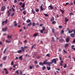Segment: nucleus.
Instances as JSON below:
<instances>
[{
    "instance_id": "1",
    "label": "nucleus",
    "mask_w": 75,
    "mask_h": 75,
    "mask_svg": "<svg viewBox=\"0 0 75 75\" xmlns=\"http://www.w3.org/2000/svg\"><path fill=\"white\" fill-rule=\"evenodd\" d=\"M6 6L5 5H3L1 7V10L2 11H4L5 9H6Z\"/></svg>"
},
{
    "instance_id": "2",
    "label": "nucleus",
    "mask_w": 75,
    "mask_h": 75,
    "mask_svg": "<svg viewBox=\"0 0 75 75\" xmlns=\"http://www.w3.org/2000/svg\"><path fill=\"white\" fill-rule=\"evenodd\" d=\"M28 46H25L24 47H21V49L22 50V51L24 52V51L25 50V49H28Z\"/></svg>"
},
{
    "instance_id": "3",
    "label": "nucleus",
    "mask_w": 75,
    "mask_h": 75,
    "mask_svg": "<svg viewBox=\"0 0 75 75\" xmlns=\"http://www.w3.org/2000/svg\"><path fill=\"white\" fill-rule=\"evenodd\" d=\"M8 20L7 19H6V21H3L2 22V25H4V23H6L7 22Z\"/></svg>"
},
{
    "instance_id": "4",
    "label": "nucleus",
    "mask_w": 75,
    "mask_h": 75,
    "mask_svg": "<svg viewBox=\"0 0 75 75\" xmlns=\"http://www.w3.org/2000/svg\"><path fill=\"white\" fill-rule=\"evenodd\" d=\"M45 30V28L44 26L43 27V29L42 30H40V33H43V31H44Z\"/></svg>"
},
{
    "instance_id": "5",
    "label": "nucleus",
    "mask_w": 75,
    "mask_h": 75,
    "mask_svg": "<svg viewBox=\"0 0 75 75\" xmlns=\"http://www.w3.org/2000/svg\"><path fill=\"white\" fill-rule=\"evenodd\" d=\"M52 63H54L55 64L56 63V59H53V60H52Z\"/></svg>"
},
{
    "instance_id": "6",
    "label": "nucleus",
    "mask_w": 75,
    "mask_h": 75,
    "mask_svg": "<svg viewBox=\"0 0 75 75\" xmlns=\"http://www.w3.org/2000/svg\"><path fill=\"white\" fill-rule=\"evenodd\" d=\"M48 8L50 10H53V7L52 6V5H49L48 7Z\"/></svg>"
},
{
    "instance_id": "7",
    "label": "nucleus",
    "mask_w": 75,
    "mask_h": 75,
    "mask_svg": "<svg viewBox=\"0 0 75 75\" xmlns=\"http://www.w3.org/2000/svg\"><path fill=\"white\" fill-rule=\"evenodd\" d=\"M64 41V40L62 38L61 39H60L59 40V42H63Z\"/></svg>"
},
{
    "instance_id": "8",
    "label": "nucleus",
    "mask_w": 75,
    "mask_h": 75,
    "mask_svg": "<svg viewBox=\"0 0 75 75\" xmlns=\"http://www.w3.org/2000/svg\"><path fill=\"white\" fill-rule=\"evenodd\" d=\"M66 40L67 42H69L70 40V38H67L66 39Z\"/></svg>"
},
{
    "instance_id": "9",
    "label": "nucleus",
    "mask_w": 75,
    "mask_h": 75,
    "mask_svg": "<svg viewBox=\"0 0 75 75\" xmlns=\"http://www.w3.org/2000/svg\"><path fill=\"white\" fill-rule=\"evenodd\" d=\"M47 60H46V61H45L44 62H43V65H44V64H46V65L47 64V63H47L48 62H47Z\"/></svg>"
},
{
    "instance_id": "10",
    "label": "nucleus",
    "mask_w": 75,
    "mask_h": 75,
    "mask_svg": "<svg viewBox=\"0 0 75 75\" xmlns=\"http://www.w3.org/2000/svg\"><path fill=\"white\" fill-rule=\"evenodd\" d=\"M38 34H39V33H35V34H34L33 35V36L34 37H36L38 35Z\"/></svg>"
},
{
    "instance_id": "11",
    "label": "nucleus",
    "mask_w": 75,
    "mask_h": 75,
    "mask_svg": "<svg viewBox=\"0 0 75 75\" xmlns=\"http://www.w3.org/2000/svg\"><path fill=\"white\" fill-rule=\"evenodd\" d=\"M70 36L72 38H74L75 37V35L74 34V33H71L70 34Z\"/></svg>"
},
{
    "instance_id": "12",
    "label": "nucleus",
    "mask_w": 75,
    "mask_h": 75,
    "mask_svg": "<svg viewBox=\"0 0 75 75\" xmlns=\"http://www.w3.org/2000/svg\"><path fill=\"white\" fill-rule=\"evenodd\" d=\"M69 46V44H68L67 43H66V44L65 45L64 47L65 48H66V47H68Z\"/></svg>"
},
{
    "instance_id": "13",
    "label": "nucleus",
    "mask_w": 75,
    "mask_h": 75,
    "mask_svg": "<svg viewBox=\"0 0 75 75\" xmlns=\"http://www.w3.org/2000/svg\"><path fill=\"white\" fill-rule=\"evenodd\" d=\"M14 25L15 26H17V24L16 23V21H14Z\"/></svg>"
},
{
    "instance_id": "14",
    "label": "nucleus",
    "mask_w": 75,
    "mask_h": 75,
    "mask_svg": "<svg viewBox=\"0 0 75 75\" xmlns=\"http://www.w3.org/2000/svg\"><path fill=\"white\" fill-rule=\"evenodd\" d=\"M59 10L60 11H61V12H62V13H64V10H62V9H60Z\"/></svg>"
},
{
    "instance_id": "15",
    "label": "nucleus",
    "mask_w": 75,
    "mask_h": 75,
    "mask_svg": "<svg viewBox=\"0 0 75 75\" xmlns=\"http://www.w3.org/2000/svg\"><path fill=\"white\" fill-rule=\"evenodd\" d=\"M25 7V3H23V4L21 6V7L23 8H24Z\"/></svg>"
},
{
    "instance_id": "16",
    "label": "nucleus",
    "mask_w": 75,
    "mask_h": 75,
    "mask_svg": "<svg viewBox=\"0 0 75 75\" xmlns=\"http://www.w3.org/2000/svg\"><path fill=\"white\" fill-rule=\"evenodd\" d=\"M22 51H23V50H18V53H21Z\"/></svg>"
},
{
    "instance_id": "17",
    "label": "nucleus",
    "mask_w": 75,
    "mask_h": 75,
    "mask_svg": "<svg viewBox=\"0 0 75 75\" xmlns=\"http://www.w3.org/2000/svg\"><path fill=\"white\" fill-rule=\"evenodd\" d=\"M7 59V56H5L3 58V59L4 60H6V59Z\"/></svg>"
},
{
    "instance_id": "18",
    "label": "nucleus",
    "mask_w": 75,
    "mask_h": 75,
    "mask_svg": "<svg viewBox=\"0 0 75 75\" xmlns=\"http://www.w3.org/2000/svg\"><path fill=\"white\" fill-rule=\"evenodd\" d=\"M39 64L40 65L43 66V63H42V62H39Z\"/></svg>"
},
{
    "instance_id": "19",
    "label": "nucleus",
    "mask_w": 75,
    "mask_h": 75,
    "mask_svg": "<svg viewBox=\"0 0 75 75\" xmlns=\"http://www.w3.org/2000/svg\"><path fill=\"white\" fill-rule=\"evenodd\" d=\"M12 38V35H10V36L9 35H7V38H8L9 39L11 38Z\"/></svg>"
},
{
    "instance_id": "20",
    "label": "nucleus",
    "mask_w": 75,
    "mask_h": 75,
    "mask_svg": "<svg viewBox=\"0 0 75 75\" xmlns=\"http://www.w3.org/2000/svg\"><path fill=\"white\" fill-rule=\"evenodd\" d=\"M19 59H20L21 60H22V55H21V56H19Z\"/></svg>"
},
{
    "instance_id": "21",
    "label": "nucleus",
    "mask_w": 75,
    "mask_h": 75,
    "mask_svg": "<svg viewBox=\"0 0 75 75\" xmlns=\"http://www.w3.org/2000/svg\"><path fill=\"white\" fill-rule=\"evenodd\" d=\"M69 20V18H65V21L66 22H67Z\"/></svg>"
},
{
    "instance_id": "22",
    "label": "nucleus",
    "mask_w": 75,
    "mask_h": 75,
    "mask_svg": "<svg viewBox=\"0 0 75 75\" xmlns=\"http://www.w3.org/2000/svg\"><path fill=\"white\" fill-rule=\"evenodd\" d=\"M54 20V17H53L51 19V21H52L53 22V21Z\"/></svg>"
},
{
    "instance_id": "23",
    "label": "nucleus",
    "mask_w": 75,
    "mask_h": 75,
    "mask_svg": "<svg viewBox=\"0 0 75 75\" xmlns=\"http://www.w3.org/2000/svg\"><path fill=\"white\" fill-rule=\"evenodd\" d=\"M7 28H6L4 29H3V28L2 29V30L4 31H6V30H7Z\"/></svg>"
},
{
    "instance_id": "24",
    "label": "nucleus",
    "mask_w": 75,
    "mask_h": 75,
    "mask_svg": "<svg viewBox=\"0 0 75 75\" xmlns=\"http://www.w3.org/2000/svg\"><path fill=\"white\" fill-rule=\"evenodd\" d=\"M8 16H10L11 14L10 12H9V11H8Z\"/></svg>"
},
{
    "instance_id": "25",
    "label": "nucleus",
    "mask_w": 75,
    "mask_h": 75,
    "mask_svg": "<svg viewBox=\"0 0 75 75\" xmlns=\"http://www.w3.org/2000/svg\"><path fill=\"white\" fill-rule=\"evenodd\" d=\"M32 25V23L31 22H30V23L28 24V26H30L31 25Z\"/></svg>"
},
{
    "instance_id": "26",
    "label": "nucleus",
    "mask_w": 75,
    "mask_h": 75,
    "mask_svg": "<svg viewBox=\"0 0 75 75\" xmlns=\"http://www.w3.org/2000/svg\"><path fill=\"white\" fill-rule=\"evenodd\" d=\"M11 42V41H8V40H6V42H7V43H10Z\"/></svg>"
},
{
    "instance_id": "27",
    "label": "nucleus",
    "mask_w": 75,
    "mask_h": 75,
    "mask_svg": "<svg viewBox=\"0 0 75 75\" xmlns=\"http://www.w3.org/2000/svg\"><path fill=\"white\" fill-rule=\"evenodd\" d=\"M30 19H28V20L26 21V22L28 23L30 22Z\"/></svg>"
},
{
    "instance_id": "28",
    "label": "nucleus",
    "mask_w": 75,
    "mask_h": 75,
    "mask_svg": "<svg viewBox=\"0 0 75 75\" xmlns=\"http://www.w3.org/2000/svg\"><path fill=\"white\" fill-rule=\"evenodd\" d=\"M26 11H24L23 12V13L24 15L26 14Z\"/></svg>"
},
{
    "instance_id": "29",
    "label": "nucleus",
    "mask_w": 75,
    "mask_h": 75,
    "mask_svg": "<svg viewBox=\"0 0 75 75\" xmlns=\"http://www.w3.org/2000/svg\"><path fill=\"white\" fill-rule=\"evenodd\" d=\"M6 50H7V49H6H6H5L4 50L3 52V53H4V54L5 53V52H6Z\"/></svg>"
},
{
    "instance_id": "30",
    "label": "nucleus",
    "mask_w": 75,
    "mask_h": 75,
    "mask_svg": "<svg viewBox=\"0 0 75 75\" xmlns=\"http://www.w3.org/2000/svg\"><path fill=\"white\" fill-rule=\"evenodd\" d=\"M32 12L33 13V14H35V11H34V10H33V9H32Z\"/></svg>"
},
{
    "instance_id": "31",
    "label": "nucleus",
    "mask_w": 75,
    "mask_h": 75,
    "mask_svg": "<svg viewBox=\"0 0 75 75\" xmlns=\"http://www.w3.org/2000/svg\"><path fill=\"white\" fill-rule=\"evenodd\" d=\"M44 15L45 16H46V17H48V16H49L48 14H46L45 13H44Z\"/></svg>"
},
{
    "instance_id": "32",
    "label": "nucleus",
    "mask_w": 75,
    "mask_h": 75,
    "mask_svg": "<svg viewBox=\"0 0 75 75\" xmlns=\"http://www.w3.org/2000/svg\"><path fill=\"white\" fill-rule=\"evenodd\" d=\"M11 9L13 11H15V10L14 9V8L12 7L11 8Z\"/></svg>"
},
{
    "instance_id": "33",
    "label": "nucleus",
    "mask_w": 75,
    "mask_h": 75,
    "mask_svg": "<svg viewBox=\"0 0 75 75\" xmlns=\"http://www.w3.org/2000/svg\"><path fill=\"white\" fill-rule=\"evenodd\" d=\"M32 25L33 26H35V23H33L32 24Z\"/></svg>"
},
{
    "instance_id": "34",
    "label": "nucleus",
    "mask_w": 75,
    "mask_h": 75,
    "mask_svg": "<svg viewBox=\"0 0 75 75\" xmlns=\"http://www.w3.org/2000/svg\"><path fill=\"white\" fill-rule=\"evenodd\" d=\"M47 64H48V65H49V67H50L51 66V63H49V62H47Z\"/></svg>"
},
{
    "instance_id": "35",
    "label": "nucleus",
    "mask_w": 75,
    "mask_h": 75,
    "mask_svg": "<svg viewBox=\"0 0 75 75\" xmlns=\"http://www.w3.org/2000/svg\"><path fill=\"white\" fill-rule=\"evenodd\" d=\"M47 70H50L51 69V67H47Z\"/></svg>"
},
{
    "instance_id": "36",
    "label": "nucleus",
    "mask_w": 75,
    "mask_h": 75,
    "mask_svg": "<svg viewBox=\"0 0 75 75\" xmlns=\"http://www.w3.org/2000/svg\"><path fill=\"white\" fill-rule=\"evenodd\" d=\"M67 67V64H65V65L64 66V68H66Z\"/></svg>"
},
{
    "instance_id": "37",
    "label": "nucleus",
    "mask_w": 75,
    "mask_h": 75,
    "mask_svg": "<svg viewBox=\"0 0 75 75\" xmlns=\"http://www.w3.org/2000/svg\"><path fill=\"white\" fill-rule=\"evenodd\" d=\"M73 4V3L71 2V3H69V5H70L71 6H72Z\"/></svg>"
},
{
    "instance_id": "38",
    "label": "nucleus",
    "mask_w": 75,
    "mask_h": 75,
    "mask_svg": "<svg viewBox=\"0 0 75 75\" xmlns=\"http://www.w3.org/2000/svg\"><path fill=\"white\" fill-rule=\"evenodd\" d=\"M52 39H53V40H52V41H53V42H55V40L54 39V38H52Z\"/></svg>"
},
{
    "instance_id": "39",
    "label": "nucleus",
    "mask_w": 75,
    "mask_h": 75,
    "mask_svg": "<svg viewBox=\"0 0 75 75\" xmlns=\"http://www.w3.org/2000/svg\"><path fill=\"white\" fill-rule=\"evenodd\" d=\"M74 45H72L71 46V49H73V50H74Z\"/></svg>"
},
{
    "instance_id": "40",
    "label": "nucleus",
    "mask_w": 75,
    "mask_h": 75,
    "mask_svg": "<svg viewBox=\"0 0 75 75\" xmlns=\"http://www.w3.org/2000/svg\"><path fill=\"white\" fill-rule=\"evenodd\" d=\"M52 23H53V24H55L56 23V21H54L53 20V21H52Z\"/></svg>"
},
{
    "instance_id": "41",
    "label": "nucleus",
    "mask_w": 75,
    "mask_h": 75,
    "mask_svg": "<svg viewBox=\"0 0 75 75\" xmlns=\"http://www.w3.org/2000/svg\"><path fill=\"white\" fill-rule=\"evenodd\" d=\"M45 69H46V67L45 66L43 67V68H42V69L43 70H45Z\"/></svg>"
},
{
    "instance_id": "42",
    "label": "nucleus",
    "mask_w": 75,
    "mask_h": 75,
    "mask_svg": "<svg viewBox=\"0 0 75 75\" xmlns=\"http://www.w3.org/2000/svg\"><path fill=\"white\" fill-rule=\"evenodd\" d=\"M15 73L18 74H19V73L18 72V70H16V72H15Z\"/></svg>"
},
{
    "instance_id": "43",
    "label": "nucleus",
    "mask_w": 75,
    "mask_h": 75,
    "mask_svg": "<svg viewBox=\"0 0 75 75\" xmlns=\"http://www.w3.org/2000/svg\"><path fill=\"white\" fill-rule=\"evenodd\" d=\"M40 9L41 10H43L42 7L41 6V5L40 6Z\"/></svg>"
},
{
    "instance_id": "44",
    "label": "nucleus",
    "mask_w": 75,
    "mask_h": 75,
    "mask_svg": "<svg viewBox=\"0 0 75 75\" xmlns=\"http://www.w3.org/2000/svg\"><path fill=\"white\" fill-rule=\"evenodd\" d=\"M69 15H70L71 16V15H74V14H73V13H72V12L71 13H70V14H69Z\"/></svg>"
},
{
    "instance_id": "45",
    "label": "nucleus",
    "mask_w": 75,
    "mask_h": 75,
    "mask_svg": "<svg viewBox=\"0 0 75 75\" xmlns=\"http://www.w3.org/2000/svg\"><path fill=\"white\" fill-rule=\"evenodd\" d=\"M14 15V13H12L11 15V16L13 17V16Z\"/></svg>"
},
{
    "instance_id": "46",
    "label": "nucleus",
    "mask_w": 75,
    "mask_h": 75,
    "mask_svg": "<svg viewBox=\"0 0 75 75\" xmlns=\"http://www.w3.org/2000/svg\"><path fill=\"white\" fill-rule=\"evenodd\" d=\"M19 4L20 6H21V5L23 4V3L22 2H20L19 3Z\"/></svg>"
},
{
    "instance_id": "47",
    "label": "nucleus",
    "mask_w": 75,
    "mask_h": 75,
    "mask_svg": "<svg viewBox=\"0 0 75 75\" xmlns=\"http://www.w3.org/2000/svg\"><path fill=\"white\" fill-rule=\"evenodd\" d=\"M52 32L54 33L55 32V30H54V29H52Z\"/></svg>"
},
{
    "instance_id": "48",
    "label": "nucleus",
    "mask_w": 75,
    "mask_h": 75,
    "mask_svg": "<svg viewBox=\"0 0 75 75\" xmlns=\"http://www.w3.org/2000/svg\"><path fill=\"white\" fill-rule=\"evenodd\" d=\"M63 51L64 52V53H66L67 52V51H66L65 50H64V49H63Z\"/></svg>"
},
{
    "instance_id": "49",
    "label": "nucleus",
    "mask_w": 75,
    "mask_h": 75,
    "mask_svg": "<svg viewBox=\"0 0 75 75\" xmlns=\"http://www.w3.org/2000/svg\"><path fill=\"white\" fill-rule=\"evenodd\" d=\"M20 74L22 75L23 74V73H22V70H20Z\"/></svg>"
},
{
    "instance_id": "50",
    "label": "nucleus",
    "mask_w": 75,
    "mask_h": 75,
    "mask_svg": "<svg viewBox=\"0 0 75 75\" xmlns=\"http://www.w3.org/2000/svg\"><path fill=\"white\" fill-rule=\"evenodd\" d=\"M13 64H14L13 62V61H12L11 62V65H13Z\"/></svg>"
},
{
    "instance_id": "51",
    "label": "nucleus",
    "mask_w": 75,
    "mask_h": 75,
    "mask_svg": "<svg viewBox=\"0 0 75 75\" xmlns=\"http://www.w3.org/2000/svg\"><path fill=\"white\" fill-rule=\"evenodd\" d=\"M46 56L47 57H50V56L49 54H47Z\"/></svg>"
},
{
    "instance_id": "52",
    "label": "nucleus",
    "mask_w": 75,
    "mask_h": 75,
    "mask_svg": "<svg viewBox=\"0 0 75 75\" xmlns=\"http://www.w3.org/2000/svg\"><path fill=\"white\" fill-rule=\"evenodd\" d=\"M68 4H69V3H66L65 5V6H67V5Z\"/></svg>"
},
{
    "instance_id": "53",
    "label": "nucleus",
    "mask_w": 75,
    "mask_h": 75,
    "mask_svg": "<svg viewBox=\"0 0 75 75\" xmlns=\"http://www.w3.org/2000/svg\"><path fill=\"white\" fill-rule=\"evenodd\" d=\"M73 31H74V36H75V30L74 29L73 30Z\"/></svg>"
},
{
    "instance_id": "54",
    "label": "nucleus",
    "mask_w": 75,
    "mask_h": 75,
    "mask_svg": "<svg viewBox=\"0 0 75 75\" xmlns=\"http://www.w3.org/2000/svg\"><path fill=\"white\" fill-rule=\"evenodd\" d=\"M64 33V31L63 30H62L61 31V33L63 34Z\"/></svg>"
},
{
    "instance_id": "55",
    "label": "nucleus",
    "mask_w": 75,
    "mask_h": 75,
    "mask_svg": "<svg viewBox=\"0 0 75 75\" xmlns=\"http://www.w3.org/2000/svg\"><path fill=\"white\" fill-rule=\"evenodd\" d=\"M4 70L6 72L7 69H6L5 68H4Z\"/></svg>"
},
{
    "instance_id": "56",
    "label": "nucleus",
    "mask_w": 75,
    "mask_h": 75,
    "mask_svg": "<svg viewBox=\"0 0 75 75\" xmlns=\"http://www.w3.org/2000/svg\"><path fill=\"white\" fill-rule=\"evenodd\" d=\"M59 28H62V26H61V25H60L59 26Z\"/></svg>"
},
{
    "instance_id": "57",
    "label": "nucleus",
    "mask_w": 75,
    "mask_h": 75,
    "mask_svg": "<svg viewBox=\"0 0 75 75\" xmlns=\"http://www.w3.org/2000/svg\"><path fill=\"white\" fill-rule=\"evenodd\" d=\"M8 73V71H7V69H6V74H7Z\"/></svg>"
},
{
    "instance_id": "58",
    "label": "nucleus",
    "mask_w": 75,
    "mask_h": 75,
    "mask_svg": "<svg viewBox=\"0 0 75 75\" xmlns=\"http://www.w3.org/2000/svg\"><path fill=\"white\" fill-rule=\"evenodd\" d=\"M36 68H39V66L38 65H36Z\"/></svg>"
},
{
    "instance_id": "59",
    "label": "nucleus",
    "mask_w": 75,
    "mask_h": 75,
    "mask_svg": "<svg viewBox=\"0 0 75 75\" xmlns=\"http://www.w3.org/2000/svg\"><path fill=\"white\" fill-rule=\"evenodd\" d=\"M17 66V65L16 64V65H14L13 66V68H16V66Z\"/></svg>"
},
{
    "instance_id": "60",
    "label": "nucleus",
    "mask_w": 75,
    "mask_h": 75,
    "mask_svg": "<svg viewBox=\"0 0 75 75\" xmlns=\"http://www.w3.org/2000/svg\"><path fill=\"white\" fill-rule=\"evenodd\" d=\"M73 43H75V38L74 39V40L73 41Z\"/></svg>"
},
{
    "instance_id": "61",
    "label": "nucleus",
    "mask_w": 75,
    "mask_h": 75,
    "mask_svg": "<svg viewBox=\"0 0 75 75\" xmlns=\"http://www.w3.org/2000/svg\"><path fill=\"white\" fill-rule=\"evenodd\" d=\"M39 11V10L38 9H37L36 10V11L37 12H38V11Z\"/></svg>"
},
{
    "instance_id": "62",
    "label": "nucleus",
    "mask_w": 75,
    "mask_h": 75,
    "mask_svg": "<svg viewBox=\"0 0 75 75\" xmlns=\"http://www.w3.org/2000/svg\"><path fill=\"white\" fill-rule=\"evenodd\" d=\"M69 33H71L72 32H73V31H70L69 30Z\"/></svg>"
},
{
    "instance_id": "63",
    "label": "nucleus",
    "mask_w": 75,
    "mask_h": 75,
    "mask_svg": "<svg viewBox=\"0 0 75 75\" xmlns=\"http://www.w3.org/2000/svg\"><path fill=\"white\" fill-rule=\"evenodd\" d=\"M14 2L15 3H16L17 2V1L16 0H14Z\"/></svg>"
},
{
    "instance_id": "64",
    "label": "nucleus",
    "mask_w": 75,
    "mask_h": 75,
    "mask_svg": "<svg viewBox=\"0 0 75 75\" xmlns=\"http://www.w3.org/2000/svg\"><path fill=\"white\" fill-rule=\"evenodd\" d=\"M30 69H32V66H30Z\"/></svg>"
}]
</instances>
